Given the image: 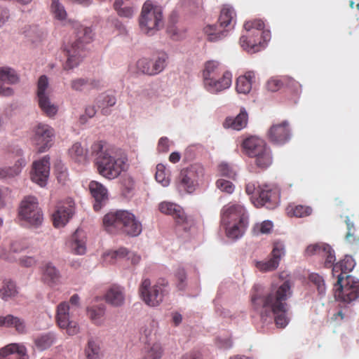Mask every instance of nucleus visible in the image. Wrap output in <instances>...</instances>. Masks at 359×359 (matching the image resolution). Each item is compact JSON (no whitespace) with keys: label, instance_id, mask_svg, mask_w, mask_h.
Returning <instances> with one entry per match:
<instances>
[{"label":"nucleus","instance_id":"nucleus-53","mask_svg":"<svg viewBox=\"0 0 359 359\" xmlns=\"http://www.w3.org/2000/svg\"><path fill=\"white\" fill-rule=\"evenodd\" d=\"M51 11L55 18L60 20H65L67 17V12L59 0H52Z\"/></svg>","mask_w":359,"mask_h":359},{"label":"nucleus","instance_id":"nucleus-38","mask_svg":"<svg viewBox=\"0 0 359 359\" xmlns=\"http://www.w3.org/2000/svg\"><path fill=\"white\" fill-rule=\"evenodd\" d=\"M60 271L51 263L45 264L43 271V278L48 284H56L60 279Z\"/></svg>","mask_w":359,"mask_h":359},{"label":"nucleus","instance_id":"nucleus-60","mask_svg":"<svg viewBox=\"0 0 359 359\" xmlns=\"http://www.w3.org/2000/svg\"><path fill=\"white\" fill-rule=\"evenodd\" d=\"M89 80L85 79H76L71 81V87L73 90L81 91L87 85H88Z\"/></svg>","mask_w":359,"mask_h":359},{"label":"nucleus","instance_id":"nucleus-45","mask_svg":"<svg viewBox=\"0 0 359 359\" xmlns=\"http://www.w3.org/2000/svg\"><path fill=\"white\" fill-rule=\"evenodd\" d=\"M69 154L71 158L78 163H84L87 159V152L81 144L76 142L72 145L69 149Z\"/></svg>","mask_w":359,"mask_h":359},{"label":"nucleus","instance_id":"nucleus-5","mask_svg":"<svg viewBox=\"0 0 359 359\" xmlns=\"http://www.w3.org/2000/svg\"><path fill=\"white\" fill-rule=\"evenodd\" d=\"M76 36L77 39L75 41L65 48V52L67 57L64 65L65 69H71L79 64L81 58V53L84 44L90 43L93 39V31L90 27L81 26Z\"/></svg>","mask_w":359,"mask_h":359},{"label":"nucleus","instance_id":"nucleus-59","mask_svg":"<svg viewBox=\"0 0 359 359\" xmlns=\"http://www.w3.org/2000/svg\"><path fill=\"white\" fill-rule=\"evenodd\" d=\"M284 84L290 88L294 94H299L302 92L300 83L290 77H284Z\"/></svg>","mask_w":359,"mask_h":359},{"label":"nucleus","instance_id":"nucleus-8","mask_svg":"<svg viewBox=\"0 0 359 359\" xmlns=\"http://www.w3.org/2000/svg\"><path fill=\"white\" fill-rule=\"evenodd\" d=\"M335 297L344 303H350L359 297V280L352 276H346L344 278L337 275V281L334 285Z\"/></svg>","mask_w":359,"mask_h":359},{"label":"nucleus","instance_id":"nucleus-50","mask_svg":"<svg viewBox=\"0 0 359 359\" xmlns=\"http://www.w3.org/2000/svg\"><path fill=\"white\" fill-rule=\"evenodd\" d=\"M244 28L248 32L255 29L256 31L252 33V36H259L260 32L264 28V22L260 19H255L253 20L246 22L244 24Z\"/></svg>","mask_w":359,"mask_h":359},{"label":"nucleus","instance_id":"nucleus-62","mask_svg":"<svg viewBox=\"0 0 359 359\" xmlns=\"http://www.w3.org/2000/svg\"><path fill=\"white\" fill-rule=\"evenodd\" d=\"M116 102V99L114 96L113 95H107L104 97L103 99V104H102V106H103V108L102 109V114H107V109H105V107H112L114 106Z\"/></svg>","mask_w":359,"mask_h":359},{"label":"nucleus","instance_id":"nucleus-37","mask_svg":"<svg viewBox=\"0 0 359 359\" xmlns=\"http://www.w3.org/2000/svg\"><path fill=\"white\" fill-rule=\"evenodd\" d=\"M18 292L15 283L10 279H4L0 285V297L4 301L14 298Z\"/></svg>","mask_w":359,"mask_h":359},{"label":"nucleus","instance_id":"nucleus-34","mask_svg":"<svg viewBox=\"0 0 359 359\" xmlns=\"http://www.w3.org/2000/svg\"><path fill=\"white\" fill-rule=\"evenodd\" d=\"M227 29H224L220 24L208 25L203 28L204 34L209 41L215 42L226 36Z\"/></svg>","mask_w":359,"mask_h":359},{"label":"nucleus","instance_id":"nucleus-2","mask_svg":"<svg viewBox=\"0 0 359 359\" xmlns=\"http://www.w3.org/2000/svg\"><path fill=\"white\" fill-rule=\"evenodd\" d=\"M90 153L95 156L98 173L106 179L114 180L126 169L127 157L117 154L105 142H94L91 145Z\"/></svg>","mask_w":359,"mask_h":359},{"label":"nucleus","instance_id":"nucleus-63","mask_svg":"<svg viewBox=\"0 0 359 359\" xmlns=\"http://www.w3.org/2000/svg\"><path fill=\"white\" fill-rule=\"evenodd\" d=\"M36 259L33 256H24L20 258V265L25 267H31L36 264Z\"/></svg>","mask_w":359,"mask_h":359},{"label":"nucleus","instance_id":"nucleus-56","mask_svg":"<svg viewBox=\"0 0 359 359\" xmlns=\"http://www.w3.org/2000/svg\"><path fill=\"white\" fill-rule=\"evenodd\" d=\"M28 248V245L24 240H13L10 243V251L13 253H20Z\"/></svg>","mask_w":359,"mask_h":359},{"label":"nucleus","instance_id":"nucleus-11","mask_svg":"<svg viewBox=\"0 0 359 359\" xmlns=\"http://www.w3.org/2000/svg\"><path fill=\"white\" fill-rule=\"evenodd\" d=\"M50 94L48 79L46 76L42 75L37 82L36 97L40 109L48 117L54 116L58 111L57 106L50 100Z\"/></svg>","mask_w":359,"mask_h":359},{"label":"nucleus","instance_id":"nucleus-4","mask_svg":"<svg viewBox=\"0 0 359 359\" xmlns=\"http://www.w3.org/2000/svg\"><path fill=\"white\" fill-rule=\"evenodd\" d=\"M103 225L109 233L122 231L131 236H137L142 232V224L135 216L126 210L109 212L103 218Z\"/></svg>","mask_w":359,"mask_h":359},{"label":"nucleus","instance_id":"nucleus-16","mask_svg":"<svg viewBox=\"0 0 359 359\" xmlns=\"http://www.w3.org/2000/svg\"><path fill=\"white\" fill-rule=\"evenodd\" d=\"M258 198L254 202L257 207L266 206L268 209H273L277 206L280 199V191L276 187L264 185L257 190Z\"/></svg>","mask_w":359,"mask_h":359},{"label":"nucleus","instance_id":"nucleus-30","mask_svg":"<svg viewBox=\"0 0 359 359\" xmlns=\"http://www.w3.org/2000/svg\"><path fill=\"white\" fill-rule=\"evenodd\" d=\"M224 72H229L224 65L217 60H209L205 62L203 70L204 82L207 81L208 78L218 77Z\"/></svg>","mask_w":359,"mask_h":359},{"label":"nucleus","instance_id":"nucleus-46","mask_svg":"<svg viewBox=\"0 0 359 359\" xmlns=\"http://www.w3.org/2000/svg\"><path fill=\"white\" fill-rule=\"evenodd\" d=\"M248 222H245L244 219L241 222L233 223L232 226L227 229V236L231 238H238L241 237L248 226Z\"/></svg>","mask_w":359,"mask_h":359},{"label":"nucleus","instance_id":"nucleus-32","mask_svg":"<svg viewBox=\"0 0 359 359\" xmlns=\"http://www.w3.org/2000/svg\"><path fill=\"white\" fill-rule=\"evenodd\" d=\"M0 327H15V330L20 334L25 333L26 328L23 320L11 314L0 316Z\"/></svg>","mask_w":359,"mask_h":359},{"label":"nucleus","instance_id":"nucleus-52","mask_svg":"<svg viewBox=\"0 0 359 359\" xmlns=\"http://www.w3.org/2000/svg\"><path fill=\"white\" fill-rule=\"evenodd\" d=\"M279 263L273 257L267 261L257 262L256 264L257 268L263 272L274 271L278 268Z\"/></svg>","mask_w":359,"mask_h":359},{"label":"nucleus","instance_id":"nucleus-17","mask_svg":"<svg viewBox=\"0 0 359 359\" xmlns=\"http://www.w3.org/2000/svg\"><path fill=\"white\" fill-rule=\"evenodd\" d=\"M222 222L225 225L231 223L248 222V217L244 207L239 204H229L223 207L221 212Z\"/></svg>","mask_w":359,"mask_h":359},{"label":"nucleus","instance_id":"nucleus-57","mask_svg":"<svg viewBox=\"0 0 359 359\" xmlns=\"http://www.w3.org/2000/svg\"><path fill=\"white\" fill-rule=\"evenodd\" d=\"M218 172L221 176L233 179L236 172L233 168L226 163H222L218 165Z\"/></svg>","mask_w":359,"mask_h":359},{"label":"nucleus","instance_id":"nucleus-51","mask_svg":"<svg viewBox=\"0 0 359 359\" xmlns=\"http://www.w3.org/2000/svg\"><path fill=\"white\" fill-rule=\"evenodd\" d=\"M156 180L162 184L163 187H167L170 184V179L168 174L165 172V168L162 164H158L156 166V171L155 174Z\"/></svg>","mask_w":359,"mask_h":359},{"label":"nucleus","instance_id":"nucleus-20","mask_svg":"<svg viewBox=\"0 0 359 359\" xmlns=\"http://www.w3.org/2000/svg\"><path fill=\"white\" fill-rule=\"evenodd\" d=\"M74 212V203L72 199L61 203L53 214V224L55 227L63 226Z\"/></svg>","mask_w":359,"mask_h":359},{"label":"nucleus","instance_id":"nucleus-15","mask_svg":"<svg viewBox=\"0 0 359 359\" xmlns=\"http://www.w3.org/2000/svg\"><path fill=\"white\" fill-rule=\"evenodd\" d=\"M54 135L53 128L47 124L41 123L34 127L32 142L36 147L38 152H44L50 147Z\"/></svg>","mask_w":359,"mask_h":359},{"label":"nucleus","instance_id":"nucleus-49","mask_svg":"<svg viewBox=\"0 0 359 359\" xmlns=\"http://www.w3.org/2000/svg\"><path fill=\"white\" fill-rule=\"evenodd\" d=\"M309 280L316 287L319 294H325L326 286L323 276L318 273H312L309 276Z\"/></svg>","mask_w":359,"mask_h":359},{"label":"nucleus","instance_id":"nucleus-23","mask_svg":"<svg viewBox=\"0 0 359 359\" xmlns=\"http://www.w3.org/2000/svg\"><path fill=\"white\" fill-rule=\"evenodd\" d=\"M89 190L95 199L93 208L95 211H99L108 200L107 189L101 183L92 181L89 184Z\"/></svg>","mask_w":359,"mask_h":359},{"label":"nucleus","instance_id":"nucleus-26","mask_svg":"<svg viewBox=\"0 0 359 359\" xmlns=\"http://www.w3.org/2000/svg\"><path fill=\"white\" fill-rule=\"evenodd\" d=\"M86 236L80 230H76L71 236L68 246L71 252L75 255H83L86 251Z\"/></svg>","mask_w":359,"mask_h":359},{"label":"nucleus","instance_id":"nucleus-41","mask_svg":"<svg viewBox=\"0 0 359 359\" xmlns=\"http://www.w3.org/2000/svg\"><path fill=\"white\" fill-rule=\"evenodd\" d=\"M105 313L104 306H91L87 309V315L91 321L95 325H101Z\"/></svg>","mask_w":359,"mask_h":359},{"label":"nucleus","instance_id":"nucleus-19","mask_svg":"<svg viewBox=\"0 0 359 359\" xmlns=\"http://www.w3.org/2000/svg\"><path fill=\"white\" fill-rule=\"evenodd\" d=\"M268 138L274 144L282 145L290 139V131L287 121L273 124L269 130Z\"/></svg>","mask_w":359,"mask_h":359},{"label":"nucleus","instance_id":"nucleus-1","mask_svg":"<svg viewBox=\"0 0 359 359\" xmlns=\"http://www.w3.org/2000/svg\"><path fill=\"white\" fill-rule=\"evenodd\" d=\"M292 285L290 280L283 281L280 285L272 284L270 290L262 294L258 286L253 287L251 294L252 306L262 320L272 315L278 327L284 328L289 323L287 316L288 305L287 300L292 296Z\"/></svg>","mask_w":359,"mask_h":359},{"label":"nucleus","instance_id":"nucleus-9","mask_svg":"<svg viewBox=\"0 0 359 359\" xmlns=\"http://www.w3.org/2000/svg\"><path fill=\"white\" fill-rule=\"evenodd\" d=\"M18 214L20 219L32 226H38L43 222V214L34 196H28L24 198L21 201Z\"/></svg>","mask_w":359,"mask_h":359},{"label":"nucleus","instance_id":"nucleus-64","mask_svg":"<svg viewBox=\"0 0 359 359\" xmlns=\"http://www.w3.org/2000/svg\"><path fill=\"white\" fill-rule=\"evenodd\" d=\"M157 149L161 153L167 152L169 149V140L165 137H161L158 143Z\"/></svg>","mask_w":359,"mask_h":359},{"label":"nucleus","instance_id":"nucleus-13","mask_svg":"<svg viewBox=\"0 0 359 359\" xmlns=\"http://www.w3.org/2000/svg\"><path fill=\"white\" fill-rule=\"evenodd\" d=\"M168 59L167 54L161 53L153 59L146 57L140 59L136 63V67L140 72L149 76H154L165 69Z\"/></svg>","mask_w":359,"mask_h":359},{"label":"nucleus","instance_id":"nucleus-54","mask_svg":"<svg viewBox=\"0 0 359 359\" xmlns=\"http://www.w3.org/2000/svg\"><path fill=\"white\" fill-rule=\"evenodd\" d=\"M271 257L277 260L278 263L283 257L285 255V245L281 241H275L273 243V249L271 251Z\"/></svg>","mask_w":359,"mask_h":359},{"label":"nucleus","instance_id":"nucleus-61","mask_svg":"<svg viewBox=\"0 0 359 359\" xmlns=\"http://www.w3.org/2000/svg\"><path fill=\"white\" fill-rule=\"evenodd\" d=\"M175 277L177 280V287L180 290H184L186 280V273L184 269H179L175 273Z\"/></svg>","mask_w":359,"mask_h":359},{"label":"nucleus","instance_id":"nucleus-29","mask_svg":"<svg viewBox=\"0 0 359 359\" xmlns=\"http://www.w3.org/2000/svg\"><path fill=\"white\" fill-rule=\"evenodd\" d=\"M105 300L114 306H121L125 301L124 289L118 285H112L105 294Z\"/></svg>","mask_w":359,"mask_h":359},{"label":"nucleus","instance_id":"nucleus-28","mask_svg":"<svg viewBox=\"0 0 359 359\" xmlns=\"http://www.w3.org/2000/svg\"><path fill=\"white\" fill-rule=\"evenodd\" d=\"M255 74L253 72H247L244 75L238 76L236 79V89L238 93L246 95L252 89L255 82Z\"/></svg>","mask_w":359,"mask_h":359},{"label":"nucleus","instance_id":"nucleus-48","mask_svg":"<svg viewBox=\"0 0 359 359\" xmlns=\"http://www.w3.org/2000/svg\"><path fill=\"white\" fill-rule=\"evenodd\" d=\"M123 0H116L114 3V8L117 12V14L122 18H130L134 13V9L131 6H123Z\"/></svg>","mask_w":359,"mask_h":359},{"label":"nucleus","instance_id":"nucleus-39","mask_svg":"<svg viewBox=\"0 0 359 359\" xmlns=\"http://www.w3.org/2000/svg\"><path fill=\"white\" fill-rule=\"evenodd\" d=\"M345 222L347 226L346 241L350 245H357L359 243V227L355 226L348 217H346Z\"/></svg>","mask_w":359,"mask_h":359},{"label":"nucleus","instance_id":"nucleus-44","mask_svg":"<svg viewBox=\"0 0 359 359\" xmlns=\"http://www.w3.org/2000/svg\"><path fill=\"white\" fill-rule=\"evenodd\" d=\"M85 354L87 359H100L102 355L99 344L92 339L88 341Z\"/></svg>","mask_w":359,"mask_h":359},{"label":"nucleus","instance_id":"nucleus-42","mask_svg":"<svg viewBox=\"0 0 359 359\" xmlns=\"http://www.w3.org/2000/svg\"><path fill=\"white\" fill-rule=\"evenodd\" d=\"M127 255H129L128 259L131 260V263L134 265L138 264L141 259L140 256L135 253L129 254L125 248H120L118 250L108 252L106 255L107 257H110L111 259L122 258Z\"/></svg>","mask_w":359,"mask_h":359},{"label":"nucleus","instance_id":"nucleus-31","mask_svg":"<svg viewBox=\"0 0 359 359\" xmlns=\"http://www.w3.org/2000/svg\"><path fill=\"white\" fill-rule=\"evenodd\" d=\"M287 216L297 218H302L310 216L313 212V208L309 205H297L291 203L285 208Z\"/></svg>","mask_w":359,"mask_h":359},{"label":"nucleus","instance_id":"nucleus-21","mask_svg":"<svg viewBox=\"0 0 359 359\" xmlns=\"http://www.w3.org/2000/svg\"><path fill=\"white\" fill-rule=\"evenodd\" d=\"M232 82V74L230 72H224L218 77L208 78L204 82V86L208 91L211 93H217L229 88Z\"/></svg>","mask_w":359,"mask_h":359},{"label":"nucleus","instance_id":"nucleus-35","mask_svg":"<svg viewBox=\"0 0 359 359\" xmlns=\"http://www.w3.org/2000/svg\"><path fill=\"white\" fill-rule=\"evenodd\" d=\"M25 164V159L18 157L13 166L0 168V179L11 178L18 175Z\"/></svg>","mask_w":359,"mask_h":359},{"label":"nucleus","instance_id":"nucleus-36","mask_svg":"<svg viewBox=\"0 0 359 359\" xmlns=\"http://www.w3.org/2000/svg\"><path fill=\"white\" fill-rule=\"evenodd\" d=\"M236 17V13L232 7L229 6H224L220 12V15L218 19V23L220 26L227 31L231 29L232 23Z\"/></svg>","mask_w":359,"mask_h":359},{"label":"nucleus","instance_id":"nucleus-55","mask_svg":"<svg viewBox=\"0 0 359 359\" xmlns=\"http://www.w3.org/2000/svg\"><path fill=\"white\" fill-rule=\"evenodd\" d=\"M216 187L222 192L231 194L233 192L235 187L233 184L224 179H219L216 182Z\"/></svg>","mask_w":359,"mask_h":359},{"label":"nucleus","instance_id":"nucleus-3","mask_svg":"<svg viewBox=\"0 0 359 359\" xmlns=\"http://www.w3.org/2000/svg\"><path fill=\"white\" fill-rule=\"evenodd\" d=\"M306 253L308 255H317L325 258L324 266L325 268H332V276L341 275L344 278L349 276L350 273L355 267V263L351 256L346 255L344 258L339 262L334 263L336 260L334 250L330 245L326 243H316L310 245L306 248Z\"/></svg>","mask_w":359,"mask_h":359},{"label":"nucleus","instance_id":"nucleus-24","mask_svg":"<svg viewBox=\"0 0 359 359\" xmlns=\"http://www.w3.org/2000/svg\"><path fill=\"white\" fill-rule=\"evenodd\" d=\"M0 359H29V356L24 345L11 344L0 350Z\"/></svg>","mask_w":359,"mask_h":359},{"label":"nucleus","instance_id":"nucleus-6","mask_svg":"<svg viewBox=\"0 0 359 359\" xmlns=\"http://www.w3.org/2000/svg\"><path fill=\"white\" fill-rule=\"evenodd\" d=\"M140 27L144 34L152 35L163 27V13L160 7L147 1L142 8Z\"/></svg>","mask_w":359,"mask_h":359},{"label":"nucleus","instance_id":"nucleus-27","mask_svg":"<svg viewBox=\"0 0 359 359\" xmlns=\"http://www.w3.org/2000/svg\"><path fill=\"white\" fill-rule=\"evenodd\" d=\"M266 146V144L263 140L254 136L245 139L242 144L245 152L251 158Z\"/></svg>","mask_w":359,"mask_h":359},{"label":"nucleus","instance_id":"nucleus-58","mask_svg":"<svg viewBox=\"0 0 359 359\" xmlns=\"http://www.w3.org/2000/svg\"><path fill=\"white\" fill-rule=\"evenodd\" d=\"M284 84V78L282 79L278 78H271L266 85V88L269 91L276 92L281 88Z\"/></svg>","mask_w":359,"mask_h":359},{"label":"nucleus","instance_id":"nucleus-22","mask_svg":"<svg viewBox=\"0 0 359 359\" xmlns=\"http://www.w3.org/2000/svg\"><path fill=\"white\" fill-rule=\"evenodd\" d=\"M19 81L16 72L9 67H0V95L11 96L13 90L10 87H5L4 84H15Z\"/></svg>","mask_w":359,"mask_h":359},{"label":"nucleus","instance_id":"nucleus-40","mask_svg":"<svg viewBox=\"0 0 359 359\" xmlns=\"http://www.w3.org/2000/svg\"><path fill=\"white\" fill-rule=\"evenodd\" d=\"M142 359H160L162 355L161 346L158 343L148 344L142 350Z\"/></svg>","mask_w":359,"mask_h":359},{"label":"nucleus","instance_id":"nucleus-12","mask_svg":"<svg viewBox=\"0 0 359 359\" xmlns=\"http://www.w3.org/2000/svg\"><path fill=\"white\" fill-rule=\"evenodd\" d=\"M158 210L164 215H171L175 222L182 226L184 230L189 229L195 224V220L192 217L185 215L183 209L178 205L163 201L158 205Z\"/></svg>","mask_w":359,"mask_h":359},{"label":"nucleus","instance_id":"nucleus-10","mask_svg":"<svg viewBox=\"0 0 359 359\" xmlns=\"http://www.w3.org/2000/svg\"><path fill=\"white\" fill-rule=\"evenodd\" d=\"M203 173V168L196 164L182 169L176 180L177 188L187 194L193 193L198 187V180Z\"/></svg>","mask_w":359,"mask_h":359},{"label":"nucleus","instance_id":"nucleus-7","mask_svg":"<svg viewBox=\"0 0 359 359\" xmlns=\"http://www.w3.org/2000/svg\"><path fill=\"white\" fill-rule=\"evenodd\" d=\"M167 285L168 283L163 280L151 285L149 278H144L140 285L138 291L142 301L147 305L154 307L158 306L163 302L166 294Z\"/></svg>","mask_w":359,"mask_h":359},{"label":"nucleus","instance_id":"nucleus-25","mask_svg":"<svg viewBox=\"0 0 359 359\" xmlns=\"http://www.w3.org/2000/svg\"><path fill=\"white\" fill-rule=\"evenodd\" d=\"M271 38V33L269 30H262L259 36H242L240 38L241 46L245 50L257 51L258 46L261 44V39L264 42L269 41Z\"/></svg>","mask_w":359,"mask_h":359},{"label":"nucleus","instance_id":"nucleus-14","mask_svg":"<svg viewBox=\"0 0 359 359\" xmlns=\"http://www.w3.org/2000/svg\"><path fill=\"white\" fill-rule=\"evenodd\" d=\"M71 307L66 302H61L57 307L56 322L61 329H65L67 333L73 336L79 332V327L76 321L72 319L70 315Z\"/></svg>","mask_w":359,"mask_h":359},{"label":"nucleus","instance_id":"nucleus-18","mask_svg":"<svg viewBox=\"0 0 359 359\" xmlns=\"http://www.w3.org/2000/svg\"><path fill=\"white\" fill-rule=\"evenodd\" d=\"M49 157L44 156L41 160L33 163L31 179L41 187H44L49 176Z\"/></svg>","mask_w":359,"mask_h":359},{"label":"nucleus","instance_id":"nucleus-43","mask_svg":"<svg viewBox=\"0 0 359 359\" xmlns=\"http://www.w3.org/2000/svg\"><path fill=\"white\" fill-rule=\"evenodd\" d=\"M247 123L248 114L245 111H241L234 118H227L226 120V124L236 130L243 129L247 126Z\"/></svg>","mask_w":359,"mask_h":359},{"label":"nucleus","instance_id":"nucleus-47","mask_svg":"<svg viewBox=\"0 0 359 359\" xmlns=\"http://www.w3.org/2000/svg\"><path fill=\"white\" fill-rule=\"evenodd\" d=\"M54 341V336L52 334L48 333L36 338L34 340V344L38 349L43 351L50 347Z\"/></svg>","mask_w":359,"mask_h":359},{"label":"nucleus","instance_id":"nucleus-33","mask_svg":"<svg viewBox=\"0 0 359 359\" xmlns=\"http://www.w3.org/2000/svg\"><path fill=\"white\" fill-rule=\"evenodd\" d=\"M252 158H255V164L262 170L266 169L273 162L271 151L267 145Z\"/></svg>","mask_w":359,"mask_h":359}]
</instances>
